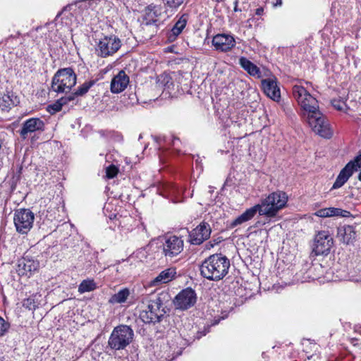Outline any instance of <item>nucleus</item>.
<instances>
[{"label":"nucleus","instance_id":"nucleus-31","mask_svg":"<svg viewBox=\"0 0 361 361\" xmlns=\"http://www.w3.org/2000/svg\"><path fill=\"white\" fill-rule=\"evenodd\" d=\"M63 106V104L60 102L59 99L54 103L48 105L47 107V110L51 114H54L60 111Z\"/></svg>","mask_w":361,"mask_h":361},{"label":"nucleus","instance_id":"nucleus-38","mask_svg":"<svg viewBox=\"0 0 361 361\" xmlns=\"http://www.w3.org/2000/svg\"><path fill=\"white\" fill-rule=\"evenodd\" d=\"M77 96L74 92L69 94L68 95L62 97L59 99L60 102L63 106L68 104L70 102H73Z\"/></svg>","mask_w":361,"mask_h":361},{"label":"nucleus","instance_id":"nucleus-37","mask_svg":"<svg viewBox=\"0 0 361 361\" xmlns=\"http://www.w3.org/2000/svg\"><path fill=\"white\" fill-rule=\"evenodd\" d=\"M147 11H149L147 15L151 17H158L161 13L160 8L152 4L147 6Z\"/></svg>","mask_w":361,"mask_h":361},{"label":"nucleus","instance_id":"nucleus-15","mask_svg":"<svg viewBox=\"0 0 361 361\" xmlns=\"http://www.w3.org/2000/svg\"><path fill=\"white\" fill-rule=\"evenodd\" d=\"M129 82V76L123 70L119 71L111 79L110 90L114 94L121 93L126 89Z\"/></svg>","mask_w":361,"mask_h":361},{"label":"nucleus","instance_id":"nucleus-9","mask_svg":"<svg viewBox=\"0 0 361 361\" xmlns=\"http://www.w3.org/2000/svg\"><path fill=\"white\" fill-rule=\"evenodd\" d=\"M333 243V238L331 236L329 231H319L314 237L312 252L316 256L326 255L329 253Z\"/></svg>","mask_w":361,"mask_h":361},{"label":"nucleus","instance_id":"nucleus-41","mask_svg":"<svg viewBox=\"0 0 361 361\" xmlns=\"http://www.w3.org/2000/svg\"><path fill=\"white\" fill-rule=\"evenodd\" d=\"M314 215L317 216H319V217H322V218L329 217L328 212H327V209L326 208L320 209L317 210L314 213Z\"/></svg>","mask_w":361,"mask_h":361},{"label":"nucleus","instance_id":"nucleus-5","mask_svg":"<svg viewBox=\"0 0 361 361\" xmlns=\"http://www.w3.org/2000/svg\"><path fill=\"white\" fill-rule=\"evenodd\" d=\"M77 81V75L72 68L59 69L51 80V90L57 93H68Z\"/></svg>","mask_w":361,"mask_h":361},{"label":"nucleus","instance_id":"nucleus-35","mask_svg":"<svg viewBox=\"0 0 361 361\" xmlns=\"http://www.w3.org/2000/svg\"><path fill=\"white\" fill-rule=\"evenodd\" d=\"M22 170H23L22 166H19L18 167V169H17L16 172L15 173V174L12 177V179H11V188H12V190H14L16 188L17 183L20 180V176H21V173H22Z\"/></svg>","mask_w":361,"mask_h":361},{"label":"nucleus","instance_id":"nucleus-19","mask_svg":"<svg viewBox=\"0 0 361 361\" xmlns=\"http://www.w3.org/2000/svg\"><path fill=\"white\" fill-rule=\"evenodd\" d=\"M353 173V164L348 162L344 168L341 169L334 182L331 190L341 188Z\"/></svg>","mask_w":361,"mask_h":361},{"label":"nucleus","instance_id":"nucleus-10","mask_svg":"<svg viewBox=\"0 0 361 361\" xmlns=\"http://www.w3.org/2000/svg\"><path fill=\"white\" fill-rule=\"evenodd\" d=\"M197 300L195 291L191 288L182 290L174 298L173 304L177 309L185 310L192 307Z\"/></svg>","mask_w":361,"mask_h":361},{"label":"nucleus","instance_id":"nucleus-8","mask_svg":"<svg viewBox=\"0 0 361 361\" xmlns=\"http://www.w3.org/2000/svg\"><path fill=\"white\" fill-rule=\"evenodd\" d=\"M35 215L29 209H19L14 212V225L20 233H27L32 227Z\"/></svg>","mask_w":361,"mask_h":361},{"label":"nucleus","instance_id":"nucleus-11","mask_svg":"<svg viewBox=\"0 0 361 361\" xmlns=\"http://www.w3.org/2000/svg\"><path fill=\"white\" fill-rule=\"evenodd\" d=\"M184 243L181 238L171 235L163 244V252L166 258L172 259L183 250Z\"/></svg>","mask_w":361,"mask_h":361},{"label":"nucleus","instance_id":"nucleus-30","mask_svg":"<svg viewBox=\"0 0 361 361\" xmlns=\"http://www.w3.org/2000/svg\"><path fill=\"white\" fill-rule=\"evenodd\" d=\"M23 306L30 310H34L38 307V302L31 296L23 300Z\"/></svg>","mask_w":361,"mask_h":361},{"label":"nucleus","instance_id":"nucleus-27","mask_svg":"<svg viewBox=\"0 0 361 361\" xmlns=\"http://www.w3.org/2000/svg\"><path fill=\"white\" fill-rule=\"evenodd\" d=\"M97 288V283L94 279H87L82 281L78 286V292L82 294L86 292H90L94 290Z\"/></svg>","mask_w":361,"mask_h":361},{"label":"nucleus","instance_id":"nucleus-28","mask_svg":"<svg viewBox=\"0 0 361 361\" xmlns=\"http://www.w3.org/2000/svg\"><path fill=\"white\" fill-rule=\"evenodd\" d=\"M94 83L95 82L94 80L85 82L82 85L76 89V90L74 92L75 94L77 97H82L85 95L89 91L90 87L94 85Z\"/></svg>","mask_w":361,"mask_h":361},{"label":"nucleus","instance_id":"nucleus-51","mask_svg":"<svg viewBox=\"0 0 361 361\" xmlns=\"http://www.w3.org/2000/svg\"><path fill=\"white\" fill-rule=\"evenodd\" d=\"M0 361H4V359L3 357L0 356Z\"/></svg>","mask_w":361,"mask_h":361},{"label":"nucleus","instance_id":"nucleus-14","mask_svg":"<svg viewBox=\"0 0 361 361\" xmlns=\"http://www.w3.org/2000/svg\"><path fill=\"white\" fill-rule=\"evenodd\" d=\"M212 45L215 49L222 52H227L235 45V40L233 35L228 34H218L212 39Z\"/></svg>","mask_w":361,"mask_h":361},{"label":"nucleus","instance_id":"nucleus-42","mask_svg":"<svg viewBox=\"0 0 361 361\" xmlns=\"http://www.w3.org/2000/svg\"><path fill=\"white\" fill-rule=\"evenodd\" d=\"M154 140L159 145H161L162 142H166V138L165 136L155 137Z\"/></svg>","mask_w":361,"mask_h":361},{"label":"nucleus","instance_id":"nucleus-45","mask_svg":"<svg viewBox=\"0 0 361 361\" xmlns=\"http://www.w3.org/2000/svg\"><path fill=\"white\" fill-rule=\"evenodd\" d=\"M274 6H281L282 5V0H274Z\"/></svg>","mask_w":361,"mask_h":361},{"label":"nucleus","instance_id":"nucleus-21","mask_svg":"<svg viewBox=\"0 0 361 361\" xmlns=\"http://www.w3.org/2000/svg\"><path fill=\"white\" fill-rule=\"evenodd\" d=\"M259 211L260 207L258 204L246 209L242 214L238 216L231 223V227L234 228L238 225L250 221L256 215L257 213L259 214Z\"/></svg>","mask_w":361,"mask_h":361},{"label":"nucleus","instance_id":"nucleus-29","mask_svg":"<svg viewBox=\"0 0 361 361\" xmlns=\"http://www.w3.org/2000/svg\"><path fill=\"white\" fill-rule=\"evenodd\" d=\"M326 209H327L329 217H331V216L348 217L350 214V212L343 210L340 208L329 207Z\"/></svg>","mask_w":361,"mask_h":361},{"label":"nucleus","instance_id":"nucleus-16","mask_svg":"<svg viewBox=\"0 0 361 361\" xmlns=\"http://www.w3.org/2000/svg\"><path fill=\"white\" fill-rule=\"evenodd\" d=\"M38 261L27 257L18 260L16 271L19 276H27L39 268Z\"/></svg>","mask_w":361,"mask_h":361},{"label":"nucleus","instance_id":"nucleus-34","mask_svg":"<svg viewBox=\"0 0 361 361\" xmlns=\"http://www.w3.org/2000/svg\"><path fill=\"white\" fill-rule=\"evenodd\" d=\"M118 173V169L115 165H110L106 169V176L109 179L114 178L117 176Z\"/></svg>","mask_w":361,"mask_h":361},{"label":"nucleus","instance_id":"nucleus-25","mask_svg":"<svg viewBox=\"0 0 361 361\" xmlns=\"http://www.w3.org/2000/svg\"><path fill=\"white\" fill-rule=\"evenodd\" d=\"M176 275V271L175 268H168L161 271L158 276L154 279V285H158L159 283H166L172 281Z\"/></svg>","mask_w":361,"mask_h":361},{"label":"nucleus","instance_id":"nucleus-2","mask_svg":"<svg viewBox=\"0 0 361 361\" xmlns=\"http://www.w3.org/2000/svg\"><path fill=\"white\" fill-rule=\"evenodd\" d=\"M170 300L171 295L167 291H161L152 296L147 300L146 309L140 314V319L149 324L160 322L169 310L166 305Z\"/></svg>","mask_w":361,"mask_h":361},{"label":"nucleus","instance_id":"nucleus-1","mask_svg":"<svg viewBox=\"0 0 361 361\" xmlns=\"http://www.w3.org/2000/svg\"><path fill=\"white\" fill-rule=\"evenodd\" d=\"M292 92L303 114H307L308 123L313 131L322 137L330 138L332 131L326 118L319 110L317 100L300 85H294Z\"/></svg>","mask_w":361,"mask_h":361},{"label":"nucleus","instance_id":"nucleus-7","mask_svg":"<svg viewBox=\"0 0 361 361\" xmlns=\"http://www.w3.org/2000/svg\"><path fill=\"white\" fill-rule=\"evenodd\" d=\"M122 42L115 35H104L97 42L95 51L98 56L106 58L113 56L121 47Z\"/></svg>","mask_w":361,"mask_h":361},{"label":"nucleus","instance_id":"nucleus-26","mask_svg":"<svg viewBox=\"0 0 361 361\" xmlns=\"http://www.w3.org/2000/svg\"><path fill=\"white\" fill-rule=\"evenodd\" d=\"M129 295V289L123 288L120 290L118 293L114 294L109 300V302L111 304L125 302L127 300Z\"/></svg>","mask_w":361,"mask_h":361},{"label":"nucleus","instance_id":"nucleus-23","mask_svg":"<svg viewBox=\"0 0 361 361\" xmlns=\"http://www.w3.org/2000/svg\"><path fill=\"white\" fill-rule=\"evenodd\" d=\"M239 65L249 73L251 76L259 78L262 77V72L259 67H257L251 61L246 57L241 56L239 59Z\"/></svg>","mask_w":361,"mask_h":361},{"label":"nucleus","instance_id":"nucleus-4","mask_svg":"<svg viewBox=\"0 0 361 361\" xmlns=\"http://www.w3.org/2000/svg\"><path fill=\"white\" fill-rule=\"evenodd\" d=\"M288 196L282 191L274 192L261 200L259 215L268 218L275 217L278 212L285 207Z\"/></svg>","mask_w":361,"mask_h":361},{"label":"nucleus","instance_id":"nucleus-36","mask_svg":"<svg viewBox=\"0 0 361 361\" xmlns=\"http://www.w3.org/2000/svg\"><path fill=\"white\" fill-rule=\"evenodd\" d=\"M165 2V5L171 8V9H177L185 0H164Z\"/></svg>","mask_w":361,"mask_h":361},{"label":"nucleus","instance_id":"nucleus-47","mask_svg":"<svg viewBox=\"0 0 361 361\" xmlns=\"http://www.w3.org/2000/svg\"><path fill=\"white\" fill-rule=\"evenodd\" d=\"M238 1L235 0L234 2V11L235 12L241 11V9L238 8Z\"/></svg>","mask_w":361,"mask_h":361},{"label":"nucleus","instance_id":"nucleus-43","mask_svg":"<svg viewBox=\"0 0 361 361\" xmlns=\"http://www.w3.org/2000/svg\"><path fill=\"white\" fill-rule=\"evenodd\" d=\"M72 6H73V4H68V5L66 6L65 7H63V8L62 11L59 12V13L57 14L56 18L59 17V16L61 15V13H62V12H63V11L70 10V9L71 8V7H72Z\"/></svg>","mask_w":361,"mask_h":361},{"label":"nucleus","instance_id":"nucleus-13","mask_svg":"<svg viewBox=\"0 0 361 361\" xmlns=\"http://www.w3.org/2000/svg\"><path fill=\"white\" fill-rule=\"evenodd\" d=\"M211 232L210 225L205 221H202L189 233L190 243L192 245H199L209 238Z\"/></svg>","mask_w":361,"mask_h":361},{"label":"nucleus","instance_id":"nucleus-50","mask_svg":"<svg viewBox=\"0 0 361 361\" xmlns=\"http://www.w3.org/2000/svg\"><path fill=\"white\" fill-rule=\"evenodd\" d=\"M358 180L361 181V172L358 175Z\"/></svg>","mask_w":361,"mask_h":361},{"label":"nucleus","instance_id":"nucleus-46","mask_svg":"<svg viewBox=\"0 0 361 361\" xmlns=\"http://www.w3.org/2000/svg\"><path fill=\"white\" fill-rule=\"evenodd\" d=\"M168 188L169 189V192L170 193H173V194L176 192V188L175 185H169Z\"/></svg>","mask_w":361,"mask_h":361},{"label":"nucleus","instance_id":"nucleus-12","mask_svg":"<svg viewBox=\"0 0 361 361\" xmlns=\"http://www.w3.org/2000/svg\"><path fill=\"white\" fill-rule=\"evenodd\" d=\"M44 122L39 118H30L27 119L22 124V128L19 130L20 137L26 140L31 136L32 133L44 130Z\"/></svg>","mask_w":361,"mask_h":361},{"label":"nucleus","instance_id":"nucleus-17","mask_svg":"<svg viewBox=\"0 0 361 361\" xmlns=\"http://www.w3.org/2000/svg\"><path fill=\"white\" fill-rule=\"evenodd\" d=\"M189 19V14L183 13L177 20L173 27L167 32V39L170 42H174L185 27Z\"/></svg>","mask_w":361,"mask_h":361},{"label":"nucleus","instance_id":"nucleus-24","mask_svg":"<svg viewBox=\"0 0 361 361\" xmlns=\"http://www.w3.org/2000/svg\"><path fill=\"white\" fill-rule=\"evenodd\" d=\"M157 87L164 91H167L169 93L173 90L174 84L171 75L168 73H164L157 76Z\"/></svg>","mask_w":361,"mask_h":361},{"label":"nucleus","instance_id":"nucleus-22","mask_svg":"<svg viewBox=\"0 0 361 361\" xmlns=\"http://www.w3.org/2000/svg\"><path fill=\"white\" fill-rule=\"evenodd\" d=\"M20 102L19 98L13 92H7L0 97V109L4 111H8L13 106H17Z\"/></svg>","mask_w":361,"mask_h":361},{"label":"nucleus","instance_id":"nucleus-18","mask_svg":"<svg viewBox=\"0 0 361 361\" xmlns=\"http://www.w3.org/2000/svg\"><path fill=\"white\" fill-rule=\"evenodd\" d=\"M337 235L343 243L346 245L352 244L356 238L355 227L350 225L341 226L338 228Z\"/></svg>","mask_w":361,"mask_h":361},{"label":"nucleus","instance_id":"nucleus-20","mask_svg":"<svg viewBox=\"0 0 361 361\" xmlns=\"http://www.w3.org/2000/svg\"><path fill=\"white\" fill-rule=\"evenodd\" d=\"M262 85L264 94L272 99L277 100L280 98V90L276 84V82L272 79H264L262 81Z\"/></svg>","mask_w":361,"mask_h":361},{"label":"nucleus","instance_id":"nucleus-39","mask_svg":"<svg viewBox=\"0 0 361 361\" xmlns=\"http://www.w3.org/2000/svg\"><path fill=\"white\" fill-rule=\"evenodd\" d=\"M10 324L0 317V336H2L8 330Z\"/></svg>","mask_w":361,"mask_h":361},{"label":"nucleus","instance_id":"nucleus-32","mask_svg":"<svg viewBox=\"0 0 361 361\" xmlns=\"http://www.w3.org/2000/svg\"><path fill=\"white\" fill-rule=\"evenodd\" d=\"M332 106L338 111H345L347 109V105L343 99H333L331 100Z\"/></svg>","mask_w":361,"mask_h":361},{"label":"nucleus","instance_id":"nucleus-44","mask_svg":"<svg viewBox=\"0 0 361 361\" xmlns=\"http://www.w3.org/2000/svg\"><path fill=\"white\" fill-rule=\"evenodd\" d=\"M264 13V8L262 7H259L255 10V15L262 16Z\"/></svg>","mask_w":361,"mask_h":361},{"label":"nucleus","instance_id":"nucleus-6","mask_svg":"<svg viewBox=\"0 0 361 361\" xmlns=\"http://www.w3.org/2000/svg\"><path fill=\"white\" fill-rule=\"evenodd\" d=\"M134 331L128 325L121 324L116 326L108 341V346L114 350L125 349L133 341Z\"/></svg>","mask_w":361,"mask_h":361},{"label":"nucleus","instance_id":"nucleus-49","mask_svg":"<svg viewBox=\"0 0 361 361\" xmlns=\"http://www.w3.org/2000/svg\"><path fill=\"white\" fill-rule=\"evenodd\" d=\"M206 246H207V248L209 249L210 247H213V245L211 244L210 243H209L206 245Z\"/></svg>","mask_w":361,"mask_h":361},{"label":"nucleus","instance_id":"nucleus-3","mask_svg":"<svg viewBox=\"0 0 361 361\" xmlns=\"http://www.w3.org/2000/svg\"><path fill=\"white\" fill-rule=\"evenodd\" d=\"M229 259L222 254H214L205 259L200 266L201 275L209 280L219 281L228 272Z\"/></svg>","mask_w":361,"mask_h":361},{"label":"nucleus","instance_id":"nucleus-33","mask_svg":"<svg viewBox=\"0 0 361 361\" xmlns=\"http://www.w3.org/2000/svg\"><path fill=\"white\" fill-rule=\"evenodd\" d=\"M22 170H23L22 166H19L18 167V169H17L16 172L15 173V174L12 177V179H11V188H12V190H14L16 188L17 183L20 180V176H21V173H22Z\"/></svg>","mask_w":361,"mask_h":361},{"label":"nucleus","instance_id":"nucleus-48","mask_svg":"<svg viewBox=\"0 0 361 361\" xmlns=\"http://www.w3.org/2000/svg\"><path fill=\"white\" fill-rule=\"evenodd\" d=\"M176 141H179V139H178V137H173V140H172V145H173V146H175V145H176Z\"/></svg>","mask_w":361,"mask_h":361},{"label":"nucleus","instance_id":"nucleus-40","mask_svg":"<svg viewBox=\"0 0 361 361\" xmlns=\"http://www.w3.org/2000/svg\"><path fill=\"white\" fill-rule=\"evenodd\" d=\"M353 164V172L361 168V155L357 156L353 161H350Z\"/></svg>","mask_w":361,"mask_h":361}]
</instances>
